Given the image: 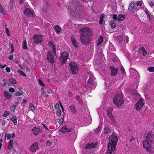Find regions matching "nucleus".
<instances>
[{"mask_svg": "<svg viewBox=\"0 0 154 154\" xmlns=\"http://www.w3.org/2000/svg\"><path fill=\"white\" fill-rule=\"evenodd\" d=\"M116 26V23H111V28L112 29L115 28Z\"/></svg>", "mask_w": 154, "mask_h": 154, "instance_id": "51", "label": "nucleus"}, {"mask_svg": "<svg viewBox=\"0 0 154 154\" xmlns=\"http://www.w3.org/2000/svg\"><path fill=\"white\" fill-rule=\"evenodd\" d=\"M23 93L22 91H17L15 93V95L16 96H19L22 95Z\"/></svg>", "mask_w": 154, "mask_h": 154, "instance_id": "40", "label": "nucleus"}, {"mask_svg": "<svg viewBox=\"0 0 154 154\" xmlns=\"http://www.w3.org/2000/svg\"><path fill=\"white\" fill-rule=\"evenodd\" d=\"M11 113L10 112L6 111L4 112V113L2 115L3 117L8 116Z\"/></svg>", "mask_w": 154, "mask_h": 154, "instance_id": "39", "label": "nucleus"}, {"mask_svg": "<svg viewBox=\"0 0 154 154\" xmlns=\"http://www.w3.org/2000/svg\"><path fill=\"white\" fill-rule=\"evenodd\" d=\"M38 143L37 142L34 143L32 144L30 148V149L32 152H35L38 150Z\"/></svg>", "mask_w": 154, "mask_h": 154, "instance_id": "12", "label": "nucleus"}, {"mask_svg": "<svg viewBox=\"0 0 154 154\" xmlns=\"http://www.w3.org/2000/svg\"><path fill=\"white\" fill-rule=\"evenodd\" d=\"M149 142L150 141L144 140L143 142V145L144 147L147 152L152 153L154 151V149L151 147Z\"/></svg>", "mask_w": 154, "mask_h": 154, "instance_id": "5", "label": "nucleus"}, {"mask_svg": "<svg viewBox=\"0 0 154 154\" xmlns=\"http://www.w3.org/2000/svg\"><path fill=\"white\" fill-rule=\"evenodd\" d=\"M39 84L42 86H44V88H45L46 87V86L44 85V83L40 79H39Z\"/></svg>", "mask_w": 154, "mask_h": 154, "instance_id": "43", "label": "nucleus"}, {"mask_svg": "<svg viewBox=\"0 0 154 154\" xmlns=\"http://www.w3.org/2000/svg\"><path fill=\"white\" fill-rule=\"evenodd\" d=\"M4 94L5 97L7 99L10 100L11 97L12 95L8 92L4 91Z\"/></svg>", "mask_w": 154, "mask_h": 154, "instance_id": "21", "label": "nucleus"}, {"mask_svg": "<svg viewBox=\"0 0 154 154\" xmlns=\"http://www.w3.org/2000/svg\"><path fill=\"white\" fill-rule=\"evenodd\" d=\"M112 18H113V19L114 20H117V15L116 14H114L113 15Z\"/></svg>", "mask_w": 154, "mask_h": 154, "instance_id": "59", "label": "nucleus"}, {"mask_svg": "<svg viewBox=\"0 0 154 154\" xmlns=\"http://www.w3.org/2000/svg\"><path fill=\"white\" fill-rule=\"evenodd\" d=\"M70 129H68L66 126H64L60 130V131L62 133L69 132H71Z\"/></svg>", "mask_w": 154, "mask_h": 154, "instance_id": "14", "label": "nucleus"}, {"mask_svg": "<svg viewBox=\"0 0 154 154\" xmlns=\"http://www.w3.org/2000/svg\"><path fill=\"white\" fill-rule=\"evenodd\" d=\"M111 131V130L110 128L108 127H106L104 128V129L103 131V132L104 134H108Z\"/></svg>", "mask_w": 154, "mask_h": 154, "instance_id": "23", "label": "nucleus"}, {"mask_svg": "<svg viewBox=\"0 0 154 154\" xmlns=\"http://www.w3.org/2000/svg\"><path fill=\"white\" fill-rule=\"evenodd\" d=\"M61 111L60 110L58 109L57 110V114L58 116H61Z\"/></svg>", "mask_w": 154, "mask_h": 154, "instance_id": "48", "label": "nucleus"}, {"mask_svg": "<svg viewBox=\"0 0 154 154\" xmlns=\"http://www.w3.org/2000/svg\"><path fill=\"white\" fill-rule=\"evenodd\" d=\"M147 70L150 72H154V67H148Z\"/></svg>", "mask_w": 154, "mask_h": 154, "instance_id": "44", "label": "nucleus"}, {"mask_svg": "<svg viewBox=\"0 0 154 154\" xmlns=\"http://www.w3.org/2000/svg\"><path fill=\"white\" fill-rule=\"evenodd\" d=\"M150 6L151 7H152L153 6H154V4L152 2H150L149 3Z\"/></svg>", "mask_w": 154, "mask_h": 154, "instance_id": "64", "label": "nucleus"}, {"mask_svg": "<svg viewBox=\"0 0 154 154\" xmlns=\"http://www.w3.org/2000/svg\"><path fill=\"white\" fill-rule=\"evenodd\" d=\"M145 104V100L142 98L140 99L135 105V109L137 110L141 109Z\"/></svg>", "mask_w": 154, "mask_h": 154, "instance_id": "8", "label": "nucleus"}, {"mask_svg": "<svg viewBox=\"0 0 154 154\" xmlns=\"http://www.w3.org/2000/svg\"><path fill=\"white\" fill-rule=\"evenodd\" d=\"M125 16L122 14H119L117 17V19L120 21H122L124 19Z\"/></svg>", "mask_w": 154, "mask_h": 154, "instance_id": "32", "label": "nucleus"}, {"mask_svg": "<svg viewBox=\"0 0 154 154\" xmlns=\"http://www.w3.org/2000/svg\"><path fill=\"white\" fill-rule=\"evenodd\" d=\"M8 58L10 60H12L13 59V56L12 55H10L9 57Z\"/></svg>", "mask_w": 154, "mask_h": 154, "instance_id": "62", "label": "nucleus"}, {"mask_svg": "<svg viewBox=\"0 0 154 154\" xmlns=\"http://www.w3.org/2000/svg\"><path fill=\"white\" fill-rule=\"evenodd\" d=\"M121 70L122 73H123L124 74L125 73V69L123 67L121 68Z\"/></svg>", "mask_w": 154, "mask_h": 154, "instance_id": "63", "label": "nucleus"}, {"mask_svg": "<svg viewBox=\"0 0 154 154\" xmlns=\"http://www.w3.org/2000/svg\"><path fill=\"white\" fill-rule=\"evenodd\" d=\"M51 141H47V143H46V145L47 146H51Z\"/></svg>", "mask_w": 154, "mask_h": 154, "instance_id": "56", "label": "nucleus"}, {"mask_svg": "<svg viewBox=\"0 0 154 154\" xmlns=\"http://www.w3.org/2000/svg\"><path fill=\"white\" fill-rule=\"evenodd\" d=\"M15 91V89L13 88H10L9 89V91L10 92H14Z\"/></svg>", "mask_w": 154, "mask_h": 154, "instance_id": "52", "label": "nucleus"}, {"mask_svg": "<svg viewBox=\"0 0 154 154\" xmlns=\"http://www.w3.org/2000/svg\"><path fill=\"white\" fill-rule=\"evenodd\" d=\"M22 45V48L23 49H27V42L26 40H24L23 41Z\"/></svg>", "mask_w": 154, "mask_h": 154, "instance_id": "35", "label": "nucleus"}, {"mask_svg": "<svg viewBox=\"0 0 154 154\" xmlns=\"http://www.w3.org/2000/svg\"><path fill=\"white\" fill-rule=\"evenodd\" d=\"M13 143V140H11L8 142V149H12Z\"/></svg>", "mask_w": 154, "mask_h": 154, "instance_id": "27", "label": "nucleus"}, {"mask_svg": "<svg viewBox=\"0 0 154 154\" xmlns=\"http://www.w3.org/2000/svg\"><path fill=\"white\" fill-rule=\"evenodd\" d=\"M6 33L8 36H9L10 35V34L9 32V29L8 28H6L5 29Z\"/></svg>", "mask_w": 154, "mask_h": 154, "instance_id": "54", "label": "nucleus"}, {"mask_svg": "<svg viewBox=\"0 0 154 154\" xmlns=\"http://www.w3.org/2000/svg\"><path fill=\"white\" fill-rule=\"evenodd\" d=\"M147 17L149 18V20H150V16L149 13L148 12V10H146L145 11Z\"/></svg>", "mask_w": 154, "mask_h": 154, "instance_id": "49", "label": "nucleus"}, {"mask_svg": "<svg viewBox=\"0 0 154 154\" xmlns=\"http://www.w3.org/2000/svg\"><path fill=\"white\" fill-rule=\"evenodd\" d=\"M139 51H142V52L143 55V56H146L147 54V51H146L145 48L143 47L140 48L139 49Z\"/></svg>", "mask_w": 154, "mask_h": 154, "instance_id": "25", "label": "nucleus"}, {"mask_svg": "<svg viewBox=\"0 0 154 154\" xmlns=\"http://www.w3.org/2000/svg\"><path fill=\"white\" fill-rule=\"evenodd\" d=\"M113 101V103L116 106H121L124 102L122 94L120 93L115 95Z\"/></svg>", "mask_w": 154, "mask_h": 154, "instance_id": "2", "label": "nucleus"}, {"mask_svg": "<svg viewBox=\"0 0 154 154\" xmlns=\"http://www.w3.org/2000/svg\"><path fill=\"white\" fill-rule=\"evenodd\" d=\"M49 44L50 46V48L52 51L51 52L53 53L55 55H56V49L54 44L51 42H49Z\"/></svg>", "mask_w": 154, "mask_h": 154, "instance_id": "11", "label": "nucleus"}, {"mask_svg": "<svg viewBox=\"0 0 154 154\" xmlns=\"http://www.w3.org/2000/svg\"><path fill=\"white\" fill-rule=\"evenodd\" d=\"M110 68L111 69V75L112 76L115 75L117 73L118 69L117 68L111 66Z\"/></svg>", "mask_w": 154, "mask_h": 154, "instance_id": "15", "label": "nucleus"}, {"mask_svg": "<svg viewBox=\"0 0 154 154\" xmlns=\"http://www.w3.org/2000/svg\"><path fill=\"white\" fill-rule=\"evenodd\" d=\"M9 81L10 83L13 84H15L17 82L14 79L12 78L9 79Z\"/></svg>", "mask_w": 154, "mask_h": 154, "instance_id": "36", "label": "nucleus"}, {"mask_svg": "<svg viewBox=\"0 0 154 154\" xmlns=\"http://www.w3.org/2000/svg\"><path fill=\"white\" fill-rule=\"evenodd\" d=\"M100 128L99 126L94 131L96 133H98L100 131Z\"/></svg>", "mask_w": 154, "mask_h": 154, "instance_id": "50", "label": "nucleus"}, {"mask_svg": "<svg viewBox=\"0 0 154 154\" xmlns=\"http://www.w3.org/2000/svg\"><path fill=\"white\" fill-rule=\"evenodd\" d=\"M54 29L55 30L56 32L58 34H59L61 30V27L59 25H57L54 27Z\"/></svg>", "mask_w": 154, "mask_h": 154, "instance_id": "18", "label": "nucleus"}, {"mask_svg": "<svg viewBox=\"0 0 154 154\" xmlns=\"http://www.w3.org/2000/svg\"><path fill=\"white\" fill-rule=\"evenodd\" d=\"M64 116H63V117H62L59 120V124L60 125H61L62 124L63 122V121H64Z\"/></svg>", "mask_w": 154, "mask_h": 154, "instance_id": "42", "label": "nucleus"}, {"mask_svg": "<svg viewBox=\"0 0 154 154\" xmlns=\"http://www.w3.org/2000/svg\"><path fill=\"white\" fill-rule=\"evenodd\" d=\"M69 66L73 74H76L78 73V67L77 64L74 62L69 63Z\"/></svg>", "mask_w": 154, "mask_h": 154, "instance_id": "4", "label": "nucleus"}, {"mask_svg": "<svg viewBox=\"0 0 154 154\" xmlns=\"http://www.w3.org/2000/svg\"><path fill=\"white\" fill-rule=\"evenodd\" d=\"M152 134L150 133H149L147 134L146 140L150 141V143H152L153 142L152 140Z\"/></svg>", "mask_w": 154, "mask_h": 154, "instance_id": "22", "label": "nucleus"}, {"mask_svg": "<svg viewBox=\"0 0 154 154\" xmlns=\"http://www.w3.org/2000/svg\"><path fill=\"white\" fill-rule=\"evenodd\" d=\"M89 78L88 80V82L90 84H92L93 81L95 80V78L92 73H90L89 75Z\"/></svg>", "mask_w": 154, "mask_h": 154, "instance_id": "17", "label": "nucleus"}, {"mask_svg": "<svg viewBox=\"0 0 154 154\" xmlns=\"http://www.w3.org/2000/svg\"><path fill=\"white\" fill-rule=\"evenodd\" d=\"M39 124L40 125H42L43 127H44L47 130H49V129H48L47 127L44 124L42 123H41V122H39Z\"/></svg>", "mask_w": 154, "mask_h": 154, "instance_id": "47", "label": "nucleus"}, {"mask_svg": "<svg viewBox=\"0 0 154 154\" xmlns=\"http://www.w3.org/2000/svg\"><path fill=\"white\" fill-rule=\"evenodd\" d=\"M54 107L55 109H58L59 107V105L57 103L55 104Z\"/></svg>", "mask_w": 154, "mask_h": 154, "instance_id": "55", "label": "nucleus"}, {"mask_svg": "<svg viewBox=\"0 0 154 154\" xmlns=\"http://www.w3.org/2000/svg\"><path fill=\"white\" fill-rule=\"evenodd\" d=\"M103 41V38L101 36H100L96 42V45L98 46L100 45Z\"/></svg>", "mask_w": 154, "mask_h": 154, "instance_id": "20", "label": "nucleus"}, {"mask_svg": "<svg viewBox=\"0 0 154 154\" xmlns=\"http://www.w3.org/2000/svg\"><path fill=\"white\" fill-rule=\"evenodd\" d=\"M29 108L32 111H33L35 109L34 106L32 103L30 104Z\"/></svg>", "mask_w": 154, "mask_h": 154, "instance_id": "41", "label": "nucleus"}, {"mask_svg": "<svg viewBox=\"0 0 154 154\" xmlns=\"http://www.w3.org/2000/svg\"><path fill=\"white\" fill-rule=\"evenodd\" d=\"M15 136V135L14 133H13L11 135L10 134H8L5 135V137H6L8 139H9L10 138H14Z\"/></svg>", "mask_w": 154, "mask_h": 154, "instance_id": "30", "label": "nucleus"}, {"mask_svg": "<svg viewBox=\"0 0 154 154\" xmlns=\"http://www.w3.org/2000/svg\"><path fill=\"white\" fill-rule=\"evenodd\" d=\"M79 33L80 36H91L92 35L91 30L88 27L83 28L80 29Z\"/></svg>", "mask_w": 154, "mask_h": 154, "instance_id": "3", "label": "nucleus"}, {"mask_svg": "<svg viewBox=\"0 0 154 154\" xmlns=\"http://www.w3.org/2000/svg\"><path fill=\"white\" fill-rule=\"evenodd\" d=\"M135 9V8L134 7V4H133L132 3H131L130 5L128 8V9L131 11H134Z\"/></svg>", "mask_w": 154, "mask_h": 154, "instance_id": "31", "label": "nucleus"}, {"mask_svg": "<svg viewBox=\"0 0 154 154\" xmlns=\"http://www.w3.org/2000/svg\"><path fill=\"white\" fill-rule=\"evenodd\" d=\"M71 39L73 46L76 48H78L79 47V45L75 39L72 36L71 37Z\"/></svg>", "mask_w": 154, "mask_h": 154, "instance_id": "16", "label": "nucleus"}, {"mask_svg": "<svg viewBox=\"0 0 154 154\" xmlns=\"http://www.w3.org/2000/svg\"><path fill=\"white\" fill-rule=\"evenodd\" d=\"M24 14H26L28 17L33 18L35 17L33 12L29 8H26L23 12Z\"/></svg>", "mask_w": 154, "mask_h": 154, "instance_id": "9", "label": "nucleus"}, {"mask_svg": "<svg viewBox=\"0 0 154 154\" xmlns=\"http://www.w3.org/2000/svg\"><path fill=\"white\" fill-rule=\"evenodd\" d=\"M0 13L3 15H4L6 13L5 11L4 10L1 4H0Z\"/></svg>", "mask_w": 154, "mask_h": 154, "instance_id": "34", "label": "nucleus"}, {"mask_svg": "<svg viewBox=\"0 0 154 154\" xmlns=\"http://www.w3.org/2000/svg\"><path fill=\"white\" fill-rule=\"evenodd\" d=\"M6 66H7V65L5 64L4 65H1V64H0V68L1 69H3Z\"/></svg>", "mask_w": 154, "mask_h": 154, "instance_id": "61", "label": "nucleus"}, {"mask_svg": "<svg viewBox=\"0 0 154 154\" xmlns=\"http://www.w3.org/2000/svg\"><path fill=\"white\" fill-rule=\"evenodd\" d=\"M10 118L11 120L14 122V125L17 124V119L16 117L15 116H10Z\"/></svg>", "mask_w": 154, "mask_h": 154, "instance_id": "24", "label": "nucleus"}, {"mask_svg": "<svg viewBox=\"0 0 154 154\" xmlns=\"http://www.w3.org/2000/svg\"><path fill=\"white\" fill-rule=\"evenodd\" d=\"M5 70L6 72H9L11 71L10 68L8 67H6L5 68Z\"/></svg>", "mask_w": 154, "mask_h": 154, "instance_id": "60", "label": "nucleus"}, {"mask_svg": "<svg viewBox=\"0 0 154 154\" xmlns=\"http://www.w3.org/2000/svg\"><path fill=\"white\" fill-rule=\"evenodd\" d=\"M90 36H80V40L82 43L84 45H87L89 44L91 42V38Z\"/></svg>", "mask_w": 154, "mask_h": 154, "instance_id": "7", "label": "nucleus"}, {"mask_svg": "<svg viewBox=\"0 0 154 154\" xmlns=\"http://www.w3.org/2000/svg\"><path fill=\"white\" fill-rule=\"evenodd\" d=\"M33 41L35 44L38 42V35L36 34L33 35L32 37Z\"/></svg>", "mask_w": 154, "mask_h": 154, "instance_id": "19", "label": "nucleus"}, {"mask_svg": "<svg viewBox=\"0 0 154 154\" xmlns=\"http://www.w3.org/2000/svg\"><path fill=\"white\" fill-rule=\"evenodd\" d=\"M117 38L118 39V41L119 42H120L123 39V38L121 36H117Z\"/></svg>", "mask_w": 154, "mask_h": 154, "instance_id": "45", "label": "nucleus"}, {"mask_svg": "<svg viewBox=\"0 0 154 154\" xmlns=\"http://www.w3.org/2000/svg\"><path fill=\"white\" fill-rule=\"evenodd\" d=\"M142 2L141 1H138L137 4V5L139 6H140L142 5Z\"/></svg>", "mask_w": 154, "mask_h": 154, "instance_id": "58", "label": "nucleus"}, {"mask_svg": "<svg viewBox=\"0 0 154 154\" xmlns=\"http://www.w3.org/2000/svg\"><path fill=\"white\" fill-rule=\"evenodd\" d=\"M70 110H71L72 112L73 113H76V111L75 109L74 106L72 105L70 106L69 107Z\"/></svg>", "mask_w": 154, "mask_h": 154, "instance_id": "33", "label": "nucleus"}, {"mask_svg": "<svg viewBox=\"0 0 154 154\" xmlns=\"http://www.w3.org/2000/svg\"><path fill=\"white\" fill-rule=\"evenodd\" d=\"M18 72L20 75H22L24 77H26V75L24 73V72H23L20 69L18 70Z\"/></svg>", "mask_w": 154, "mask_h": 154, "instance_id": "37", "label": "nucleus"}, {"mask_svg": "<svg viewBox=\"0 0 154 154\" xmlns=\"http://www.w3.org/2000/svg\"><path fill=\"white\" fill-rule=\"evenodd\" d=\"M135 139L134 137L132 136H130L128 137V140L130 142H131Z\"/></svg>", "mask_w": 154, "mask_h": 154, "instance_id": "46", "label": "nucleus"}, {"mask_svg": "<svg viewBox=\"0 0 154 154\" xmlns=\"http://www.w3.org/2000/svg\"><path fill=\"white\" fill-rule=\"evenodd\" d=\"M118 141L117 137L114 134L110 136L106 154H111L112 152L115 150Z\"/></svg>", "mask_w": 154, "mask_h": 154, "instance_id": "1", "label": "nucleus"}, {"mask_svg": "<svg viewBox=\"0 0 154 154\" xmlns=\"http://www.w3.org/2000/svg\"><path fill=\"white\" fill-rule=\"evenodd\" d=\"M16 106H15L14 105H12L11 107V108H10L11 110L14 112V110H15V109L16 108Z\"/></svg>", "mask_w": 154, "mask_h": 154, "instance_id": "53", "label": "nucleus"}, {"mask_svg": "<svg viewBox=\"0 0 154 154\" xmlns=\"http://www.w3.org/2000/svg\"><path fill=\"white\" fill-rule=\"evenodd\" d=\"M109 121H108V122L109 123H111L112 124H114L115 123V119L114 117L112 116H111L109 117Z\"/></svg>", "mask_w": 154, "mask_h": 154, "instance_id": "28", "label": "nucleus"}, {"mask_svg": "<svg viewBox=\"0 0 154 154\" xmlns=\"http://www.w3.org/2000/svg\"><path fill=\"white\" fill-rule=\"evenodd\" d=\"M45 88H44V86H42L41 88V94H42L45 97H48V95L46 94L45 93V91L44 90V89Z\"/></svg>", "mask_w": 154, "mask_h": 154, "instance_id": "29", "label": "nucleus"}, {"mask_svg": "<svg viewBox=\"0 0 154 154\" xmlns=\"http://www.w3.org/2000/svg\"><path fill=\"white\" fill-rule=\"evenodd\" d=\"M42 35H39V43L41 42V41L42 40Z\"/></svg>", "mask_w": 154, "mask_h": 154, "instance_id": "57", "label": "nucleus"}, {"mask_svg": "<svg viewBox=\"0 0 154 154\" xmlns=\"http://www.w3.org/2000/svg\"><path fill=\"white\" fill-rule=\"evenodd\" d=\"M107 113L109 117L111 116H112L110 109L108 108L107 109Z\"/></svg>", "mask_w": 154, "mask_h": 154, "instance_id": "38", "label": "nucleus"}, {"mask_svg": "<svg viewBox=\"0 0 154 154\" xmlns=\"http://www.w3.org/2000/svg\"><path fill=\"white\" fill-rule=\"evenodd\" d=\"M69 54L67 52H62L60 57V59L61 63H64L66 62L68 58Z\"/></svg>", "mask_w": 154, "mask_h": 154, "instance_id": "6", "label": "nucleus"}, {"mask_svg": "<svg viewBox=\"0 0 154 154\" xmlns=\"http://www.w3.org/2000/svg\"><path fill=\"white\" fill-rule=\"evenodd\" d=\"M97 143H88L85 146V148L86 149H91L92 148H95L97 145Z\"/></svg>", "mask_w": 154, "mask_h": 154, "instance_id": "13", "label": "nucleus"}, {"mask_svg": "<svg viewBox=\"0 0 154 154\" xmlns=\"http://www.w3.org/2000/svg\"><path fill=\"white\" fill-rule=\"evenodd\" d=\"M52 52H51L50 51H49L47 55V60H48L49 62H50L51 63H54V57L53 56Z\"/></svg>", "mask_w": 154, "mask_h": 154, "instance_id": "10", "label": "nucleus"}, {"mask_svg": "<svg viewBox=\"0 0 154 154\" xmlns=\"http://www.w3.org/2000/svg\"><path fill=\"white\" fill-rule=\"evenodd\" d=\"M32 131L34 133V135H36L38 133V128L37 127H35L32 129Z\"/></svg>", "mask_w": 154, "mask_h": 154, "instance_id": "26", "label": "nucleus"}]
</instances>
